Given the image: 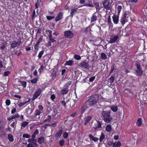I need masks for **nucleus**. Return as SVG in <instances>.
I'll use <instances>...</instances> for the list:
<instances>
[{
  "label": "nucleus",
  "instance_id": "obj_1",
  "mask_svg": "<svg viewBox=\"0 0 147 147\" xmlns=\"http://www.w3.org/2000/svg\"><path fill=\"white\" fill-rule=\"evenodd\" d=\"M99 99V96L98 94H96L90 96L86 103L87 107L94 106L98 100Z\"/></svg>",
  "mask_w": 147,
  "mask_h": 147
},
{
  "label": "nucleus",
  "instance_id": "obj_2",
  "mask_svg": "<svg viewBox=\"0 0 147 147\" xmlns=\"http://www.w3.org/2000/svg\"><path fill=\"white\" fill-rule=\"evenodd\" d=\"M103 7L107 10H111V3H110L108 0H104L102 2Z\"/></svg>",
  "mask_w": 147,
  "mask_h": 147
},
{
  "label": "nucleus",
  "instance_id": "obj_3",
  "mask_svg": "<svg viewBox=\"0 0 147 147\" xmlns=\"http://www.w3.org/2000/svg\"><path fill=\"white\" fill-rule=\"evenodd\" d=\"M18 41L16 42L15 41H14L12 42L11 45V48H13L16 47H18L22 43L21 41L22 38L20 37H19L17 39Z\"/></svg>",
  "mask_w": 147,
  "mask_h": 147
},
{
  "label": "nucleus",
  "instance_id": "obj_4",
  "mask_svg": "<svg viewBox=\"0 0 147 147\" xmlns=\"http://www.w3.org/2000/svg\"><path fill=\"white\" fill-rule=\"evenodd\" d=\"M80 65L81 67L86 69H88L89 67L88 62H87L86 60L82 61L80 64Z\"/></svg>",
  "mask_w": 147,
  "mask_h": 147
},
{
  "label": "nucleus",
  "instance_id": "obj_5",
  "mask_svg": "<svg viewBox=\"0 0 147 147\" xmlns=\"http://www.w3.org/2000/svg\"><path fill=\"white\" fill-rule=\"evenodd\" d=\"M64 34L65 37L69 38H72L74 35V33L70 31L65 32Z\"/></svg>",
  "mask_w": 147,
  "mask_h": 147
},
{
  "label": "nucleus",
  "instance_id": "obj_6",
  "mask_svg": "<svg viewBox=\"0 0 147 147\" xmlns=\"http://www.w3.org/2000/svg\"><path fill=\"white\" fill-rule=\"evenodd\" d=\"M101 114L104 118L109 117L110 116V112L109 111H103Z\"/></svg>",
  "mask_w": 147,
  "mask_h": 147
},
{
  "label": "nucleus",
  "instance_id": "obj_7",
  "mask_svg": "<svg viewBox=\"0 0 147 147\" xmlns=\"http://www.w3.org/2000/svg\"><path fill=\"white\" fill-rule=\"evenodd\" d=\"M119 15H114L112 17L113 21L115 24H117L119 21Z\"/></svg>",
  "mask_w": 147,
  "mask_h": 147
},
{
  "label": "nucleus",
  "instance_id": "obj_8",
  "mask_svg": "<svg viewBox=\"0 0 147 147\" xmlns=\"http://www.w3.org/2000/svg\"><path fill=\"white\" fill-rule=\"evenodd\" d=\"M63 13L62 12L59 13L55 19V20L57 22L61 20L63 18Z\"/></svg>",
  "mask_w": 147,
  "mask_h": 147
},
{
  "label": "nucleus",
  "instance_id": "obj_9",
  "mask_svg": "<svg viewBox=\"0 0 147 147\" xmlns=\"http://www.w3.org/2000/svg\"><path fill=\"white\" fill-rule=\"evenodd\" d=\"M102 124L99 121H97L95 125V126L93 127V128L95 129H98L100 128L101 127Z\"/></svg>",
  "mask_w": 147,
  "mask_h": 147
},
{
  "label": "nucleus",
  "instance_id": "obj_10",
  "mask_svg": "<svg viewBox=\"0 0 147 147\" xmlns=\"http://www.w3.org/2000/svg\"><path fill=\"white\" fill-rule=\"evenodd\" d=\"M118 38V36H115L111 38V40L109 41V43H112L116 42Z\"/></svg>",
  "mask_w": 147,
  "mask_h": 147
},
{
  "label": "nucleus",
  "instance_id": "obj_11",
  "mask_svg": "<svg viewBox=\"0 0 147 147\" xmlns=\"http://www.w3.org/2000/svg\"><path fill=\"white\" fill-rule=\"evenodd\" d=\"M6 134L4 129H0V138H4Z\"/></svg>",
  "mask_w": 147,
  "mask_h": 147
},
{
  "label": "nucleus",
  "instance_id": "obj_12",
  "mask_svg": "<svg viewBox=\"0 0 147 147\" xmlns=\"http://www.w3.org/2000/svg\"><path fill=\"white\" fill-rule=\"evenodd\" d=\"M97 14L96 13H94L92 15V17L91 18V22H95L97 20Z\"/></svg>",
  "mask_w": 147,
  "mask_h": 147
},
{
  "label": "nucleus",
  "instance_id": "obj_13",
  "mask_svg": "<svg viewBox=\"0 0 147 147\" xmlns=\"http://www.w3.org/2000/svg\"><path fill=\"white\" fill-rule=\"evenodd\" d=\"M38 145L36 143L30 142L28 144V147H38Z\"/></svg>",
  "mask_w": 147,
  "mask_h": 147
},
{
  "label": "nucleus",
  "instance_id": "obj_14",
  "mask_svg": "<svg viewBox=\"0 0 147 147\" xmlns=\"http://www.w3.org/2000/svg\"><path fill=\"white\" fill-rule=\"evenodd\" d=\"M22 137V140L23 143L25 144H26L27 143V142L26 140H25V138H28V134H24L23 135Z\"/></svg>",
  "mask_w": 147,
  "mask_h": 147
},
{
  "label": "nucleus",
  "instance_id": "obj_15",
  "mask_svg": "<svg viewBox=\"0 0 147 147\" xmlns=\"http://www.w3.org/2000/svg\"><path fill=\"white\" fill-rule=\"evenodd\" d=\"M74 61L72 60H70L67 61L65 63V65H68L69 66H72L73 65Z\"/></svg>",
  "mask_w": 147,
  "mask_h": 147
},
{
  "label": "nucleus",
  "instance_id": "obj_16",
  "mask_svg": "<svg viewBox=\"0 0 147 147\" xmlns=\"http://www.w3.org/2000/svg\"><path fill=\"white\" fill-rule=\"evenodd\" d=\"M18 83L20 85L23 86L24 87H25L26 86L27 83L25 81H19Z\"/></svg>",
  "mask_w": 147,
  "mask_h": 147
},
{
  "label": "nucleus",
  "instance_id": "obj_17",
  "mask_svg": "<svg viewBox=\"0 0 147 147\" xmlns=\"http://www.w3.org/2000/svg\"><path fill=\"white\" fill-rule=\"evenodd\" d=\"M112 119L113 118L112 117H109L104 118L103 119L106 122L109 123L110 122Z\"/></svg>",
  "mask_w": 147,
  "mask_h": 147
},
{
  "label": "nucleus",
  "instance_id": "obj_18",
  "mask_svg": "<svg viewBox=\"0 0 147 147\" xmlns=\"http://www.w3.org/2000/svg\"><path fill=\"white\" fill-rule=\"evenodd\" d=\"M8 138L9 141L12 142L14 140L13 137L11 134L8 135Z\"/></svg>",
  "mask_w": 147,
  "mask_h": 147
},
{
  "label": "nucleus",
  "instance_id": "obj_19",
  "mask_svg": "<svg viewBox=\"0 0 147 147\" xmlns=\"http://www.w3.org/2000/svg\"><path fill=\"white\" fill-rule=\"evenodd\" d=\"M92 117L90 116H88L86 118L85 120V121L84 123V125H86L91 119Z\"/></svg>",
  "mask_w": 147,
  "mask_h": 147
},
{
  "label": "nucleus",
  "instance_id": "obj_20",
  "mask_svg": "<svg viewBox=\"0 0 147 147\" xmlns=\"http://www.w3.org/2000/svg\"><path fill=\"white\" fill-rule=\"evenodd\" d=\"M89 137L90 139H91L92 140L94 141L95 142H96L98 141V139L96 137H94L91 134H90L89 135Z\"/></svg>",
  "mask_w": 147,
  "mask_h": 147
},
{
  "label": "nucleus",
  "instance_id": "obj_21",
  "mask_svg": "<svg viewBox=\"0 0 147 147\" xmlns=\"http://www.w3.org/2000/svg\"><path fill=\"white\" fill-rule=\"evenodd\" d=\"M68 92V89L67 88H64L61 90V92L62 94H66Z\"/></svg>",
  "mask_w": 147,
  "mask_h": 147
},
{
  "label": "nucleus",
  "instance_id": "obj_22",
  "mask_svg": "<svg viewBox=\"0 0 147 147\" xmlns=\"http://www.w3.org/2000/svg\"><path fill=\"white\" fill-rule=\"evenodd\" d=\"M44 141V138L43 137H41L38 138V142L39 143L42 144Z\"/></svg>",
  "mask_w": 147,
  "mask_h": 147
},
{
  "label": "nucleus",
  "instance_id": "obj_23",
  "mask_svg": "<svg viewBox=\"0 0 147 147\" xmlns=\"http://www.w3.org/2000/svg\"><path fill=\"white\" fill-rule=\"evenodd\" d=\"M62 130H60L58 132H57L55 135V136L58 138L60 137L62 134Z\"/></svg>",
  "mask_w": 147,
  "mask_h": 147
},
{
  "label": "nucleus",
  "instance_id": "obj_24",
  "mask_svg": "<svg viewBox=\"0 0 147 147\" xmlns=\"http://www.w3.org/2000/svg\"><path fill=\"white\" fill-rule=\"evenodd\" d=\"M142 123L141 119L140 118H139L137 120V121L136 123V124L138 127H140Z\"/></svg>",
  "mask_w": 147,
  "mask_h": 147
},
{
  "label": "nucleus",
  "instance_id": "obj_25",
  "mask_svg": "<svg viewBox=\"0 0 147 147\" xmlns=\"http://www.w3.org/2000/svg\"><path fill=\"white\" fill-rule=\"evenodd\" d=\"M69 99L68 100H63L61 101V103L62 104V105L63 106H64L65 107L66 106V105L67 103L69 101Z\"/></svg>",
  "mask_w": 147,
  "mask_h": 147
},
{
  "label": "nucleus",
  "instance_id": "obj_26",
  "mask_svg": "<svg viewBox=\"0 0 147 147\" xmlns=\"http://www.w3.org/2000/svg\"><path fill=\"white\" fill-rule=\"evenodd\" d=\"M28 125V122L24 121L21 124V127L22 129H23L27 125Z\"/></svg>",
  "mask_w": 147,
  "mask_h": 147
},
{
  "label": "nucleus",
  "instance_id": "obj_27",
  "mask_svg": "<svg viewBox=\"0 0 147 147\" xmlns=\"http://www.w3.org/2000/svg\"><path fill=\"white\" fill-rule=\"evenodd\" d=\"M135 71L137 74L139 76H141L143 72L142 71V69L137 70Z\"/></svg>",
  "mask_w": 147,
  "mask_h": 147
},
{
  "label": "nucleus",
  "instance_id": "obj_28",
  "mask_svg": "<svg viewBox=\"0 0 147 147\" xmlns=\"http://www.w3.org/2000/svg\"><path fill=\"white\" fill-rule=\"evenodd\" d=\"M111 109L113 112H115L117 110L118 107L117 106H113L111 107Z\"/></svg>",
  "mask_w": 147,
  "mask_h": 147
},
{
  "label": "nucleus",
  "instance_id": "obj_29",
  "mask_svg": "<svg viewBox=\"0 0 147 147\" xmlns=\"http://www.w3.org/2000/svg\"><path fill=\"white\" fill-rule=\"evenodd\" d=\"M126 22H127V20L125 17L122 18L121 20V22L122 25H124Z\"/></svg>",
  "mask_w": 147,
  "mask_h": 147
},
{
  "label": "nucleus",
  "instance_id": "obj_30",
  "mask_svg": "<svg viewBox=\"0 0 147 147\" xmlns=\"http://www.w3.org/2000/svg\"><path fill=\"white\" fill-rule=\"evenodd\" d=\"M111 127L110 125H107L106 128V130L107 132H110L111 131Z\"/></svg>",
  "mask_w": 147,
  "mask_h": 147
},
{
  "label": "nucleus",
  "instance_id": "obj_31",
  "mask_svg": "<svg viewBox=\"0 0 147 147\" xmlns=\"http://www.w3.org/2000/svg\"><path fill=\"white\" fill-rule=\"evenodd\" d=\"M101 58L102 59H107V56L104 53H102L101 54Z\"/></svg>",
  "mask_w": 147,
  "mask_h": 147
},
{
  "label": "nucleus",
  "instance_id": "obj_32",
  "mask_svg": "<svg viewBox=\"0 0 147 147\" xmlns=\"http://www.w3.org/2000/svg\"><path fill=\"white\" fill-rule=\"evenodd\" d=\"M108 24L109 25V26H112V24L111 21V17L110 16H109L108 17Z\"/></svg>",
  "mask_w": 147,
  "mask_h": 147
},
{
  "label": "nucleus",
  "instance_id": "obj_33",
  "mask_svg": "<svg viewBox=\"0 0 147 147\" xmlns=\"http://www.w3.org/2000/svg\"><path fill=\"white\" fill-rule=\"evenodd\" d=\"M41 92V90L40 89H38L34 93L35 94H36L37 96H39V95L40 94Z\"/></svg>",
  "mask_w": 147,
  "mask_h": 147
},
{
  "label": "nucleus",
  "instance_id": "obj_34",
  "mask_svg": "<svg viewBox=\"0 0 147 147\" xmlns=\"http://www.w3.org/2000/svg\"><path fill=\"white\" fill-rule=\"evenodd\" d=\"M115 79V76H112L110 78V82L111 84H112L113 83Z\"/></svg>",
  "mask_w": 147,
  "mask_h": 147
},
{
  "label": "nucleus",
  "instance_id": "obj_35",
  "mask_svg": "<svg viewBox=\"0 0 147 147\" xmlns=\"http://www.w3.org/2000/svg\"><path fill=\"white\" fill-rule=\"evenodd\" d=\"M94 5L95 6V8L96 10H99L100 9V7L99 4L97 3H95Z\"/></svg>",
  "mask_w": 147,
  "mask_h": 147
},
{
  "label": "nucleus",
  "instance_id": "obj_36",
  "mask_svg": "<svg viewBox=\"0 0 147 147\" xmlns=\"http://www.w3.org/2000/svg\"><path fill=\"white\" fill-rule=\"evenodd\" d=\"M58 73V71L56 69L55 70V69H53L52 72V76L53 77H55L56 76V75L57 74V73Z\"/></svg>",
  "mask_w": 147,
  "mask_h": 147
},
{
  "label": "nucleus",
  "instance_id": "obj_37",
  "mask_svg": "<svg viewBox=\"0 0 147 147\" xmlns=\"http://www.w3.org/2000/svg\"><path fill=\"white\" fill-rule=\"evenodd\" d=\"M51 116L50 115H49L48 116L47 118L44 120V122H46L47 121L50 122L51 121Z\"/></svg>",
  "mask_w": 147,
  "mask_h": 147
},
{
  "label": "nucleus",
  "instance_id": "obj_38",
  "mask_svg": "<svg viewBox=\"0 0 147 147\" xmlns=\"http://www.w3.org/2000/svg\"><path fill=\"white\" fill-rule=\"evenodd\" d=\"M115 64H113L112 66L111 67V71L110 73V74L112 73L114 70H115Z\"/></svg>",
  "mask_w": 147,
  "mask_h": 147
},
{
  "label": "nucleus",
  "instance_id": "obj_39",
  "mask_svg": "<svg viewBox=\"0 0 147 147\" xmlns=\"http://www.w3.org/2000/svg\"><path fill=\"white\" fill-rule=\"evenodd\" d=\"M122 9V7L120 5H118L117 7V13H118V15H119L120 11H121V10Z\"/></svg>",
  "mask_w": 147,
  "mask_h": 147
},
{
  "label": "nucleus",
  "instance_id": "obj_40",
  "mask_svg": "<svg viewBox=\"0 0 147 147\" xmlns=\"http://www.w3.org/2000/svg\"><path fill=\"white\" fill-rule=\"evenodd\" d=\"M121 146V143L120 142H118L115 145H113V147H120Z\"/></svg>",
  "mask_w": 147,
  "mask_h": 147
},
{
  "label": "nucleus",
  "instance_id": "obj_41",
  "mask_svg": "<svg viewBox=\"0 0 147 147\" xmlns=\"http://www.w3.org/2000/svg\"><path fill=\"white\" fill-rule=\"evenodd\" d=\"M17 123V121L16 120L15 121H13L10 125V126L12 128H14L15 125H16Z\"/></svg>",
  "mask_w": 147,
  "mask_h": 147
},
{
  "label": "nucleus",
  "instance_id": "obj_42",
  "mask_svg": "<svg viewBox=\"0 0 147 147\" xmlns=\"http://www.w3.org/2000/svg\"><path fill=\"white\" fill-rule=\"evenodd\" d=\"M136 65L137 68L138 69L137 70H141L142 69V68L140 66V65L139 63H136Z\"/></svg>",
  "mask_w": 147,
  "mask_h": 147
},
{
  "label": "nucleus",
  "instance_id": "obj_43",
  "mask_svg": "<svg viewBox=\"0 0 147 147\" xmlns=\"http://www.w3.org/2000/svg\"><path fill=\"white\" fill-rule=\"evenodd\" d=\"M81 57L78 55H74V58L76 60H80L81 59Z\"/></svg>",
  "mask_w": 147,
  "mask_h": 147
},
{
  "label": "nucleus",
  "instance_id": "obj_44",
  "mask_svg": "<svg viewBox=\"0 0 147 147\" xmlns=\"http://www.w3.org/2000/svg\"><path fill=\"white\" fill-rule=\"evenodd\" d=\"M105 135L103 133H102L101 135L100 138V142H101L103 139L105 138Z\"/></svg>",
  "mask_w": 147,
  "mask_h": 147
},
{
  "label": "nucleus",
  "instance_id": "obj_45",
  "mask_svg": "<svg viewBox=\"0 0 147 147\" xmlns=\"http://www.w3.org/2000/svg\"><path fill=\"white\" fill-rule=\"evenodd\" d=\"M6 105L7 106H9L11 104V101L9 99H7L5 101Z\"/></svg>",
  "mask_w": 147,
  "mask_h": 147
},
{
  "label": "nucleus",
  "instance_id": "obj_46",
  "mask_svg": "<svg viewBox=\"0 0 147 147\" xmlns=\"http://www.w3.org/2000/svg\"><path fill=\"white\" fill-rule=\"evenodd\" d=\"M44 52V51L42 50L40 52L38 56L39 58L40 59L42 55L43 54Z\"/></svg>",
  "mask_w": 147,
  "mask_h": 147
},
{
  "label": "nucleus",
  "instance_id": "obj_47",
  "mask_svg": "<svg viewBox=\"0 0 147 147\" xmlns=\"http://www.w3.org/2000/svg\"><path fill=\"white\" fill-rule=\"evenodd\" d=\"M27 102H28V101L24 102H20L18 106L20 107H22L23 105H24V104H25Z\"/></svg>",
  "mask_w": 147,
  "mask_h": 147
},
{
  "label": "nucleus",
  "instance_id": "obj_48",
  "mask_svg": "<svg viewBox=\"0 0 147 147\" xmlns=\"http://www.w3.org/2000/svg\"><path fill=\"white\" fill-rule=\"evenodd\" d=\"M10 73L9 71H7L4 72L3 75L5 76H7Z\"/></svg>",
  "mask_w": 147,
  "mask_h": 147
},
{
  "label": "nucleus",
  "instance_id": "obj_49",
  "mask_svg": "<svg viewBox=\"0 0 147 147\" xmlns=\"http://www.w3.org/2000/svg\"><path fill=\"white\" fill-rule=\"evenodd\" d=\"M41 112L38 110H36L35 113V116L36 115H39L40 113Z\"/></svg>",
  "mask_w": 147,
  "mask_h": 147
},
{
  "label": "nucleus",
  "instance_id": "obj_50",
  "mask_svg": "<svg viewBox=\"0 0 147 147\" xmlns=\"http://www.w3.org/2000/svg\"><path fill=\"white\" fill-rule=\"evenodd\" d=\"M55 18L54 16H47V20H51Z\"/></svg>",
  "mask_w": 147,
  "mask_h": 147
},
{
  "label": "nucleus",
  "instance_id": "obj_51",
  "mask_svg": "<svg viewBox=\"0 0 147 147\" xmlns=\"http://www.w3.org/2000/svg\"><path fill=\"white\" fill-rule=\"evenodd\" d=\"M38 80V79L37 78H35L33 80H32L31 81V82L32 83H35Z\"/></svg>",
  "mask_w": 147,
  "mask_h": 147
},
{
  "label": "nucleus",
  "instance_id": "obj_52",
  "mask_svg": "<svg viewBox=\"0 0 147 147\" xmlns=\"http://www.w3.org/2000/svg\"><path fill=\"white\" fill-rule=\"evenodd\" d=\"M19 116H19V115L18 114L16 113L15 115L12 116V117H13V119H14L18 118L19 117Z\"/></svg>",
  "mask_w": 147,
  "mask_h": 147
},
{
  "label": "nucleus",
  "instance_id": "obj_53",
  "mask_svg": "<svg viewBox=\"0 0 147 147\" xmlns=\"http://www.w3.org/2000/svg\"><path fill=\"white\" fill-rule=\"evenodd\" d=\"M59 143L61 146H63L64 144V141L63 140H61L59 141Z\"/></svg>",
  "mask_w": 147,
  "mask_h": 147
},
{
  "label": "nucleus",
  "instance_id": "obj_54",
  "mask_svg": "<svg viewBox=\"0 0 147 147\" xmlns=\"http://www.w3.org/2000/svg\"><path fill=\"white\" fill-rule=\"evenodd\" d=\"M44 68V66L42 65H41L40 66V68L38 69V72H39L40 73H41L42 70Z\"/></svg>",
  "mask_w": 147,
  "mask_h": 147
},
{
  "label": "nucleus",
  "instance_id": "obj_55",
  "mask_svg": "<svg viewBox=\"0 0 147 147\" xmlns=\"http://www.w3.org/2000/svg\"><path fill=\"white\" fill-rule=\"evenodd\" d=\"M4 126L3 123L0 121V129H4Z\"/></svg>",
  "mask_w": 147,
  "mask_h": 147
},
{
  "label": "nucleus",
  "instance_id": "obj_56",
  "mask_svg": "<svg viewBox=\"0 0 147 147\" xmlns=\"http://www.w3.org/2000/svg\"><path fill=\"white\" fill-rule=\"evenodd\" d=\"M36 15L35 12L34 10L33 12L32 15V19H33L34 18L36 17Z\"/></svg>",
  "mask_w": 147,
  "mask_h": 147
},
{
  "label": "nucleus",
  "instance_id": "obj_57",
  "mask_svg": "<svg viewBox=\"0 0 147 147\" xmlns=\"http://www.w3.org/2000/svg\"><path fill=\"white\" fill-rule=\"evenodd\" d=\"M63 137L65 138H67L68 136V134L67 133L65 132L63 134Z\"/></svg>",
  "mask_w": 147,
  "mask_h": 147
},
{
  "label": "nucleus",
  "instance_id": "obj_58",
  "mask_svg": "<svg viewBox=\"0 0 147 147\" xmlns=\"http://www.w3.org/2000/svg\"><path fill=\"white\" fill-rule=\"evenodd\" d=\"M43 39V38L42 36L38 40V41L37 42V44H38Z\"/></svg>",
  "mask_w": 147,
  "mask_h": 147
},
{
  "label": "nucleus",
  "instance_id": "obj_59",
  "mask_svg": "<svg viewBox=\"0 0 147 147\" xmlns=\"http://www.w3.org/2000/svg\"><path fill=\"white\" fill-rule=\"evenodd\" d=\"M95 78V76H93L92 77H91L89 79V81L90 82H92L94 80Z\"/></svg>",
  "mask_w": 147,
  "mask_h": 147
},
{
  "label": "nucleus",
  "instance_id": "obj_60",
  "mask_svg": "<svg viewBox=\"0 0 147 147\" xmlns=\"http://www.w3.org/2000/svg\"><path fill=\"white\" fill-rule=\"evenodd\" d=\"M16 109L15 108H13L11 111V113L13 114L16 112Z\"/></svg>",
  "mask_w": 147,
  "mask_h": 147
},
{
  "label": "nucleus",
  "instance_id": "obj_61",
  "mask_svg": "<svg viewBox=\"0 0 147 147\" xmlns=\"http://www.w3.org/2000/svg\"><path fill=\"white\" fill-rule=\"evenodd\" d=\"M51 45V41H49L47 43L46 45L45 46L46 47H49Z\"/></svg>",
  "mask_w": 147,
  "mask_h": 147
},
{
  "label": "nucleus",
  "instance_id": "obj_62",
  "mask_svg": "<svg viewBox=\"0 0 147 147\" xmlns=\"http://www.w3.org/2000/svg\"><path fill=\"white\" fill-rule=\"evenodd\" d=\"M33 108L32 109V108H28V112L29 111L30 112V114H31V113L33 111Z\"/></svg>",
  "mask_w": 147,
  "mask_h": 147
},
{
  "label": "nucleus",
  "instance_id": "obj_63",
  "mask_svg": "<svg viewBox=\"0 0 147 147\" xmlns=\"http://www.w3.org/2000/svg\"><path fill=\"white\" fill-rule=\"evenodd\" d=\"M90 30V28L89 27H87L86 28V29L85 32L86 33H87L88 32V31L89 30Z\"/></svg>",
  "mask_w": 147,
  "mask_h": 147
},
{
  "label": "nucleus",
  "instance_id": "obj_64",
  "mask_svg": "<svg viewBox=\"0 0 147 147\" xmlns=\"http://www.w3.org/2000/svg\"><path fill=\"white\" fill-rule=\"evenodd\" d=\"M55 98V96L54 94H52L51 96V98L52 100H54Z\"/></svg>",
  "mask_w": 147,
  "mask_h": 147
}]
</instances>
